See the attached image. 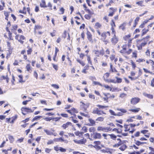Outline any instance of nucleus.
Here are the masks:
<instances>
[{"label":"nucleus","instance_id":"nucleus-34","mask_svg":"<svg viewBox=\"0 0 154 154\" xmlns=\"http://www.w3.org/2000/svg\"><path fill=\"white\" fill-rule=\"evenodd\" d=\"M104 119V118L103 117H99L97 118L96 120V121L103 122Z\"/></svg>","mask_w":154,"mask_h":154},{"label":"nucleus","instance_id":"nucleus-31","mask_svg":"<svg viewBox=\"0 0 154 154\" xmlns=\"http://www.w3.org/2000/svg\"><path fill=\"white\" fill-rule=\"evenodd\" d=\"M103 86L104 87L107 89L111 91L112 89V88L108 85H103Z\"/></svg>","mask_w":154,"mask_h":154},{"label":"nucleus","instance_id":"nucleus-14","mask_svg":"<svg viewBox=\"0 0 154 154\" xmlns=\"http://www.w3.org/2000/svg\"><path fill=\"white\" fill-rule=\"evenodd\" d=\"M135 143L137 146H139L140 145H143V144L146 143V142H141L138 140H135Z\"/></svg>","mask_w":154,"mask_h":154},{"label":"nucleus","instance_id":"nucleus-8","mask_svg":"<svg viewBox=\"0 0 154 154\" xmlns=\"http://www.w3.org/2000/svg\"><path fill=\"white\" fill-rule=\"evenodd\" d=\"M21 110L22 112L25 111L27 112H32L34 111V109L32 110V109L28 108L23 107L21 108Z\"/></svg>","mask_w":154,"mask_h":154},{"label":"nucleus","instance_id":"nucleus-51","mask_svg":"<svg viewBox=\"0 0 154 154\" xmlns=\"http://www.w3.org/2000/svg\"><path fill=\"white\" fill-rule=\"evenodd\" d=\"M126 94L124 93H122L120 94L119 97L122 98H123L126 97Z\"/></svg>","mask_w":154,"mask_h":154},{"label":"nucleus","instance_id":"nucleus-20","mask_svg":"<svg viewBox=\"0 0 154 154\" xmlns=\"http://www.w3.org/2000/svg\"><path fill=\"white\" fill-rule=\"evenodd\" d=\"M42 118L43 116H36L33 119L32 121L33 122L35 120H39Z\"/></svg>","mask_w":154,"mask_h":154},{"label":"nucleus","instance_id":"nucleus-54","mask_svg":"<svg viewBox=\"0 0 154 154\" xmlns=\"http://www.w3.org/2000/svg\"><path fill=\"white\" fill-rule=\"evenodd\" d=\"M117 110H118L120 111H121V112L122 113H125L127 112L126 110L125 109H117Z\"/></svg>","mask_w":154,"mask_h":154},{"label":"nucleus","instance_id":"nucleus-7","mask_svg":"<svg viewBox=\"0 0 154 154\" xmlns=\"http://www.w3.org/2000/svg\"><path fill=\"white\" fill-rule=\"evenodd\" d=\"M102 38L101 39L102 40H105L107 36L110 35V33L109 32H103L101 34Z\"/></svg>","mask_w":154,"mask_h":154},{"label":"nucleus","instance_id":"nucleus-59","mask_svg":"<svg viewBox=\"0 0 154 154\" xmlns=\"http://www.w3.org/2000/svg\"><path fill=\"white\" fill-rule=\"evenodd\" d=\"M109 83H116V81L115 79H110Z\"/></svg>","mask_w":154,"mask_h":154},{"label":"nucleus","instance_id":"nucleus-57","mask_svg":"<svg viewBox=\"0 0 154 154\" xmlns=\"http://www.w3.org/2000/svg\"><path fill=\"white\" fill-rule=\"evenodd\" d=\"M113 3V2L112 1V0H110L109 3L106 5V6L108 7L109 6L111 5V4H112Z\"/></svg>","mask_w":154,"mask_h":154},{"label":"nucleus","instance_id":"nucleus-27","mask_svg":"<svg viewBox=\"0 0 154 154\" xmlns=\"http://www.w3.org/2000/svg\"><path fill=\"white\" fill-rule=\"evenodd\" d=\"M112 65L111 64H110V70H111V71L112 72H117V71L115 68H112Z\"/></svg>","mask_w":154,"mask_h":154},{"label":"nucleus","instance_id":"nucleus-48","mask_svg":"<svg viewBox=\"0 0 154 154\" xmlns=\"http://www.w3.org/2000/svg\"><path fill=\"white\" fill-rule=\"evenodd\" d=\"M132 51V50L131 49H129L128 51H126L125 53L126 54H127L129 55L130 54Z\"/></svg>","mask_w":154,"mask_h":154},{"label":"nucleus","instance_id":"nucleus-12","mask_svg":"<svg viewBox=\"0 0 154 154\" xmlns=\"http://www.w3.org/2000/svg\"><path fill=\"white\" fill-rule=\"evenodd\" d=\"M92 113L94 114H97L99 115H102L101 111L97 109L94 110Z\"/></svg>","mask_w":154,"mask_h":154},{"label":"nucleus","instance_id":"nucleus-17","mask_svg":"<svg viewBox=\"0 0 154 154\" xmlns=\"http://www.w3.org/2000/svg\"><path fill=\"white\" fill-rule=\"evenodd\" d=\"M140 108H135L134 109H130L129 111H131L134 113L138 112L140 110Z\"/></svg>","mask_w":154,"mask_h":154},{"label":"nucleus","instance_id":"nucleus-19","mask_svg":"<svg viewBox=\"0 0 154 154\" xmlns=\"http://www.w3.org/2000/svg\"><path fill=\"white\" fill-rule=\"evenodd\" d=\"M143 94L146 97L150 99H152L153 98V96L152 95L149 94L144 92L143 93Z\"/></svg>","mask_w":154,"mask_h":154},{"label":"nucleus","instance_id":"nucleus-42","mask_svg":"<svg viewBox=\"0 0 154 154\" xmlns=\"http://www.w3.org/2000/svg\"><path fill=\"white\" fill-rule=\"evenodd\" d=\"M94 54L96 57H99L100 55L99 51H94Z\"/></svg>","mask_w":154,"mask_h":154},{"label":"nucleus","instance_id":"nucleus-1","mask_svg":"<svg viewBox=\"0 0 154 154\" xmlns=\"http://www.w3.org/2000/svg\"><path fill=\"white\" fill-rule=\"evenodd\" d=\"M112 128L109 127H103L98 126L97 128V130L98 131H102L105 132H107L112 130Z\"/></svg>","mask_w":154,"mask_h":154},{"label":"nucleus","instance_id":"nucleus-35","mask_svg":"<svg viewBox=\"0 0 154 154\" xmlns=\"http://www.w3.org/2000/svg\"><path fill=\"white\" fill-rule=\"evenodd\" d=\"M137 51H134L132 53V57H134L135 58L137 57Z\"/></svg>","mask_w":154,"mask_h":154},{"label":"nucleus","instance_id":"nucleus-2","mask_svg":"<svg viewBox=\"0 0 154 154\" xmlns=\"http://www.w3.org/2000/svg\"><path fill=\"white\" fill-rule=\"evenodd\" d=\"M89 105V103H84L82 101L80 102V105L81 108H82L84 109V110L86 111Z\"/></svg>","mask_w":154,"mask_h":154},{"label":"nucleus","instance_id":"nucleus-22","mask_svg":"<svg viewBox=\"0 0 154 154\" xmlns=\"http://www.w3.org/2000/svg\"><path fill=\"white\" fill-rule=\"evenodd\" d=\"M126 25V23H123L122 24L119 26V28L120 29L124 30L125 29V27Z\"/></svg>","mask_w":154,"mask_h":154},{"label":"nucleus","instance_id":"nucleus-61","mask_svg":"<svg viewBox=\"0 0 154 154\" xmlns=\"http://www.w3.org/2000/svg\"><path fill=\"white\" fill-rule=\"evenodd\" d=\"M60 11L61 12V13L60 14H63L64 13V9L63 7H62L60 8Z\"/></svg>","mask_w":154,"mask_h":154},{"label":"nucleus","instance_id":"nucleus-52","mask_svg":"<svg viewBox=\"0 0 154 154\" xmlns=\"http://www.w3.org/2000/svg\"><path fill=\"white\" fill-rule=\"evenodd\" d=\"M100 143L101 142L100 141H95L94 142V144L95 145H100Z\"/></svg>","mask_w":154,"mask_h":154},{"label":"nucleus","instance_id":"nucleus-21","mask_svg":"<svg viewBox=\"0 0 154 154\" xmlns=\"http://www.w3.org/2000/svg\"><path fill=\"white\" fill-rule=\"evenodd\" d=\"M89 66L87 65L84 67V69H83L82 72L84 73H87V72L86 71L87 70H88L89 69Z\"/></svg>","mask_w":154,"mask_h":154},{"label":"nucleus","instance_id":"nucleus-24","mask_svg":"<svg viewBox=\"0 0 154 154\" xmlns=\"http://www.w3.org/2000/svg\"><path fill=\"white\" fill-rule=\"evenodd\" d=\"M143 1H140L139 2H136V4L138 5L139 6H144L145 5H143Z\"/></svg>","mask_w":154,"mask_h":154},{"label":"nucleus","instance_id":"nucleus-62","mask_svg":"<svg viewBox=\"0 0 154 154\" xmlns=\"http://www.w3.org/2000/svg\"><path fill=\"white\" fill-rule=\"evenodd\" d=\"M147 41L143 43H142L140 45L142 47H144L145 45L147 44Z\"/></svg>","mask_w":154,"mask_h":154},{"label":"nucleus","instance_id":"nucleus-64","mask_svg":"<svg viewBox=\"0 0 154 154\" xmlns=\"http://www.w3.org/2000/svg\"><path fill=\"white\" fill-rule=\"evenodd\" d=\"M51 150V149L49 148H46L45 149V152L47 153H49Z\"/></svg>","mask_w":154,"mask_h":154},{"label":"nucleus","instance_id":"nucleus-55","mask_svg":"<svg viewBox=\"0 0 154 154\" xmlns=\"http://www.w3.org/2000/svg\"><path fill=\"white\" fill-rule=\"evenodd\" d=\"M131 37V35H128L125 36L124 37V38L125 39V40H127V39L129 38H130Z\"/></svg>","mask_w":154,"mask_h":154},{"label":"nucleus","instance_id":"nucleus-10","mask_svg":"<svg viewBox=\"0 0 154 154\" xmlns=\"http://www.w3.org/2000/svg\"><path fill=\"white\" fill-rule=\"evenodd\" d=\"M71 123L69 122H67L66 123L63 124L62 127L64 129L68 128L69 126L71 125Z\"/></svg>","mask_w":154,"mask_h":154},{"label":"nucleus","instance_id":"nucleus-45","mask_svg":"<svg viewBox=\"0 0 154 154\" xmlns=\"http://www.w3.org/2000/svg\"><path fill=\"white\" fill-rule=\"evenodd\" d=\"M130 62L131 63L133 68L134 69L136 67L135 64L133 62L132 60H131Z\"/></svg>","mask_w":154,"mask_h":154},{"label":"nucleus","instance_id":"nucleus-33","mask_svg":"<svg viewBox=\"0 0 154 154\" xmlns=\"http://www.w3.org/2000/svg\"><path fill=\"white\" fill-rule=\"evenodd\" d=\"M108 135L110 136L111 138L113 140H115L117 137L116 135L113 134H108Z\"/></svg>","mask_w":154,"mask_h":154},{"label":"nucleus","instance_id":"nucleus-44","mask_svg":"<svg viewBox=\"0 0 154 154\" xmlns=\"http://www.w3.org/2000/svg\"><path fill=\"white\" fill-rule=\"evenodd\" d=\"M109 112L111 114V115L115 116H116V113H115V112L113 111L112 110L110 109L109 110Z\"/></svg>","mask_w":154,"mask_h":154},{"label":"nucleus","instance_id":"nucleus-53","mask_svg":"<svg viewBox=\"0 0 154 154\" xmlns=\"http://www.w3.org/2000/svg\"><path fill=\"white\" fill-rule=\"evenodd\" d=\"M52 119L51 118V117H46L44 119L46 121H49Z\"/></svg>","mask_w":154,"mask_h":154},{"label":"nucleus","instance_id":"nucleus-16","mask_svg":"<svg viewBox=\"0 0 154 154\" xmlns=\"http://www.w3.org/2000/svg\"><path fill=\"white\" fill-rule=\"evenodd\" d=\"M88 121L91 123V125L89 126H93L95 125V122L94 120H93L91 119H89Z\"/></svg>","mask_w":154,"mask_h":154},{"label":"nucleus","instance_id":"nucleus-46","mask_svg":"<svg viewBox=\"0 0 154 154\" xmlns=\"http://www.w3.org/2000/svg\"><path fill=\"white\" fill-rule=\"evenodd\" d=\"M18 77L20 78V80H19V82H24L23 81V76L22 75H19L18 76Z\"/></svg>","mask_w":154,"mask_h":154},{"label":"nucleus","instance_id":"nucleus-39","mask_svg":"<svg viewBox=\"0 0 154 154\" xmlns=\"http://www.w3.org/2000/svg\"><path fill=\"white\" fill-rule=\"evenodd\" d=\"M115 78L117 79V80H116V83H120L122 82V79L121 78H119L117 77H116Z\"/></svg>","mask_w":154,"mask_h":154},{"label":"nucleus","instance_id":"nucleus-5","mask_svg":"<svg viewBox=\"0 0 154 154\" xmlns=\"http://www.w3.org/2000/svg\"><path fill=\"white\" fill-rule=\"evenodd\" d=\"M140 100V99L138 97H134L131 99V103L133 105H135L138 103Z\"/></svg>","mask_w":154,"mask_h":154},{"label":"nucleus","instance_id":"nucleus-47","mask_svg":"<svg viewBox=\"0 0 154 154\" xmlns=\"http://www.w3.org/2000/svg\"><path fill=\"white\" fill-rule=\"evenodd\" d=\"M41 28L40 26H36L34 28V32L35 34L36 33V29H40Z\"/></svg>","mask_w":154,"mask_h":154},{"label":"nucleus","instance_id":"nucleus-25","mask_svg":"<svg viewBox=\"0 0 154 154\" xmlns=\"http://www.w3.org/2000/svg\"><path fill=\"white\" fill-rule=\"evenodd\" d=\"M127 146L125 144H123L119 147V149L122 151H124L126 148Z\"/></svg>","mask_w":154,"mask_h":154},{"label":"nucleus","instance_id":"nucleus-56","mask_svg":"<svg viewBox=\"0 0 154 154\" xmlns=\"http://www.w3.org/2000/svg\"><path fill=\"white\" fill-rule=\"evenodd\" d=\"M137 62H143L145 61V60L143 59H139L137 60Z\"/></svg>","mask_w":154,"mask_h":154},{"label":"nucleus","instance_id":"nucleus-13","mask_svg":"<svg viewBox=\"0 0 154 154\" xmlns=\"http://www.w3.org/2000/svg\"><path fill=\"white\" fill-rule=\"evenodd\" d=\"M87 38L88 40L90 41H92V35L90 32H88L87 33Z\"/></svg>","mask_w":154,"mask_h":154},{"label":"nucleus","instance_id":"nucleus-58","mask_svg":"<svg viewBox=\"0 0 154 154\" xmlns=\"http://www.w3.org/2000/svg\"><path fill=\"white\" fill-rule=\"evenodd\" d=\"M71 110L73 112H75V113L78 112V111H77V110L74 108H72L71 109Z\"/></svg>","mask_w":154,"mask_h":154},{"label":"nucleus","instance_id":"nucleus-60","mask_svg":"<svg viewBox=\"0 0 154 154\" xmlns=\"http://www.w3.org/2000/svg\"><path fill=\"white\" fill-rule=\"evenodd\" d=\"M102 66H107V63L106 62L102 61L101 62Z\"/></svg>","mask_w":154,"mask_h":154},{"label":"nucleus","instance_id":"nucleus-26","mask_svg":"<svg viewBox=\"0 0 154 154\" xmlns=\"http://www.w3.org/2000/svg\"><path fill=\"white\" fill-rule=\"evenodd\" d=\"M80 114L82 116L88 118H89L90 117V116L88 115V113H84L81 112H80Z\"/></svg>","mask_w":154,"mask_h":154},{"label":"nucleus","instance_id":"nucleus-43","mask_svg":"<svg viewBox=\"0 0 154 154\" xmlns=\"http://www.w3.org/2000/svg\"><path fill=\"white\" fill-rule=\"evenodd\" d=\"M53 67L57 71L58 69V66L57 65H55L54 63H52Z\"/></svg>","mask_w":154,"mask_h":154},{"label":"nucleus","instance_id":"nucleus-32","mask_svg":"<svg viewBox=\"0 0 154 154\" xmlns=\"http://www.w3.org/2000/svg\"><path fill=\"white\" fill-rule=\"evenodd\" d=\"M44 131L45 132H46V134H47V135H51L52 134V132H51V131H50L48 130H46V129H44Z\"/></svg>","mask_w":154,"mask_h":154},{"label":"nucleus","instance_id":"nucleus-9","mask_svg":"<svg viewBox=\"0 0 154 154\" xmlns=\"http://www.w3.org/2000/svg\"><path fill=\"white\" fill-rule=\"evenodd\" d=\"M54 141L55 142H65L66 143H67L68 142L67 140H64V139L61 137L59 138H54Z\"/></svg>","mask_w":154,"mask_h":154},{"label":"nucleus","instance_id":"nucleus-63","mask_svg":"<svg viewBox=\"0 0 154 154\" xmlns=\"http://www.w3.org/2000/svg\"><path fill=\"white\" fill-rule=\"evenodd\" d=\"M32 51V48L30 49H29V50H27V53L28 54H31V52Z\"/></svg>","mask_w":154,"mask_h":154},{"label":"nucleus","instance_id":"nucleus-3","mask_svg":"<svg viewBox=\"0 0 154 154\" xmlns=\"http://www.w3.org/2000/svg\"><path fill=\"white\" fill-rule=\"evenodd\" d=\"M111 42L113 45H115L118 42V38L115 35H114L112 38L111 39Z\"/></svg>","mask_w":154,"mask_h":154},{"label":"nucleus","instance_id":"nucleus-28","mask_svg":"<svg viewBox=\"0 0 154 154\" xmlns=\"http://www.w3.org/2000/svg\"><path fill=\"white\" fill-rule=\"evenodd\" d=\"M26 68L27 69V71H29L31 69H32L30 64H27L26 66Z\"/></svg>","mask_w":154,"mask_h":154},{"label":"nucleus","instance_id":"nucleus-11","mask_svg":"<svg viewBox=\"0 0 154 154\" xmlns=\"http://www.w3.org/2000/svg\"><path fill=\"white\" fill-rule=\"evenodd\" d=\"M122 50L120 51V52L122 54H125L126 52L127 45H124L122 47Z\"/></svg>","mask_w":154,"mask_h":154},{"label":"nucleus","instance_id":"nucleus-23","mask_svg":"<svg viewBox=\"0 0 154 154\" xmlns=\"http://www.w3.org/2000/svg\"><path fill=\"white\" fill-rule=\"evenodd\" d=\"M86 56L87 58V60L88 61V63H90L91 65H92V63L91 61V59L90 56L88 54H86Z\"/></svg>","mask_w":154,"mask_h":154},{"label":"nucleus","instance_id":"nucleus-50","mask_svg":"<svg viewBox=\"0 0 154 154\" xmlns=\"http://www.w3.org/2000/svg\"><path fill=\"white\" fill-rule=\"evenodd\" d=\"M59 150H60L61 152H65L66 151V149L61 147H60Z\"/></svg>","mask_w":154,"mask_h":154},{"label":"nucleus","instance_id":"nucleus-4","mask_svg":"<svg viewBox=\"0 0 154 154\" xmlns=\"http://www.w3.org/2000/svg\"><path fill=\"white\" fill-rule=\"evenodd\" d=\"M73 141L75 143L80 144H83L86 142V140L85 139L83 138L79 140H74Z\"/></svg>","mask_w":154,"mask_h":154},{"label":"nucleus","instance_id":"nucleus-41","mask_svg":"<svg viewBox=\"0 0 154 154\" xmlns=\"http://www.w3.org/2000/svg\"><path fill=\"white\" fill-rule=\"evenodd\" d=\"M101 26V25L98 22L96 23L95 25V28L97 29H98Z\"/></svg>","mask_w":154,"mask_h":154},{"label":"nucleus","instance_id":"nucleus-37","mask_svg":"<svg viewBox=\"0 0 154 154\" xmlns=\"http://www.w3.org/2000/svg\"><path fill=\"white\" fill-rule=\"evenodd\" d=\"M95 131V128L94 127H91L89 128V131L90 132H93Z\"/></svg>","mask_w":154,"mask_h":154},{"label":"nucleus","instance_id":"nucleus-40","mask_svg":"<svg viewBox=\"0 0 154 154\" xmlns=\"http://www.w3.org/2000/svg\"><path fill=\"white\" fill-rule=\"evenodd\" d=\"M93 83L95 85H98L101 87L103 86V85H102L100 82L96 81H93Z\"/></svg>","mask_w":154,"mask_h":154},{"label":"nucleus","instance_id":"nucleus-29","mask_svg":"<svg viewBox=\"0 0 154 154\" xmlns=\"http://www.w3.org/2000/svg\"><path fill=\"white\" fill-rule=\"evenodd\" d=\"M124 128H125L124 131L125 132L128 131L130 130L129 125H125L124 126Z\"/></svg>","mask_w":154,"mask_h":154},{"label":"nucleus","instance_id":"nucleus-30","mask_svg":"<svg viewBox=\"0 0 154 154\" xmlns=\"http://www.w3.org/2000/svg\"><path fill=\"white\" fill-rule=\"evenodd\" d=\"M149 30L148 29H143V32L141 34L142 36H143L145 34L149 31Z\"/></svg>","mask_w":154,"mask_h":154},{"label":"nucleus","instance_id":"nucleus-36","mask_svg":"<svg viewBox=\"0 0 154 154\" xmlns=\"http://www.w3.org/2000/svg\"><path fill=\"white\" fill-rule=\"evenodd\" d=\"M17 116H14L12 118V119L11 120V121L10 122V123H13L14 121L17 119Z\"/></svg>","mask_w":154,"mask_h":154},{"label":"nucleus","instance_id":"nucleus-38","mask_svg":"<svg viewBox=\"0 0 154 154\" xmlns=\"http://www.w3.org/2000/svg\"><path fill=\"white\" fill-rule=\"evenodd\" d=\"M77 61L79 63L82 65V66H85V63L82 61L80 60L79 59H77Z\"/></svg>","mask_w":154,"mask_h":154},{"label":"nucleus","instance_id":"nucleus-6","mask_svg":"<svg viewBox=\"0 0 154 154\" xmlns=\"http://www.w3.org/2000/svg\"><path fill=\"white\" fill-rule=\"evenodd\" d=\"M91 135L93 136V137L95 139H100L102 137L101 134L98 133H95L93 134H91Z\"/></svg>","mask_w":154,"mask_h":154},{"label":"nucleus","instance_id":"nucleus-49","mask_svg":"<svg viewBox=\"0 0 154 154\" xmlns=\"http://www.w3.org/2000/svg\"><path fill=\"white\" fill-rule=\"evenodd\" d=\"M51 86L54 88L57 89H58L59 88L58 85L56 84H52L51 85Z\"/></svg>","mask_w":154,"mask_h":154},{"label":"nucleus","instance_id":"nucleus-18","mask_svg":"<svg viewBox=\"0 0 154 154\" xmlns=\"http://www.w3.org/2000/svg\"><path fill=\"white\" fill-rule=\"evenodd\" d=\"M105 97L103 98V99L104 101H105L106 102H108V99L109 98V97H108V95H109V94H104Z\"/></svg>","mask_w":154,"mask_h":154},{"label":"nucleus","instance_id":"nucleus-15","mask_svg":"<svg viewBox=\"0 0 154 154\" xmlns=\"http://www.w3.org/2000/svg\"><path fill=\"white\" fill-rule=\"evenodd\" d=\"M40 6L41 7H46L47 6L46 5L45 2V0H42L40 4Z\"/></svg>","mask_w":154,"mask_h":154}]
</instances>
